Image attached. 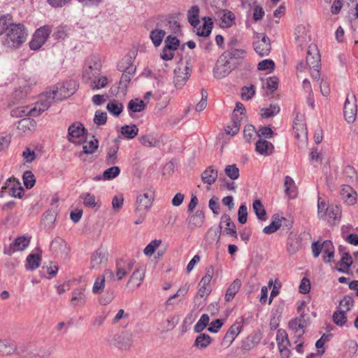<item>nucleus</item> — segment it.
Masks as SVG:
<instances>
[{"instance_id": "f257e3e1", "label": "nucleus", "mask_w": 358, "mask_h": 358, "mask_svg": "<svg viewBox=\"0 0 358 358\" xmlns=\"http://www.w3.org/2000/svg\"><path fill=\"white\" fill-rule=\"evenodd\" d=\"M101 60L96 56L90 57L83 71V79L93 90L105 87L108 84V78L101 74Z\"/></svg>"}, {"instance_id": "f03ea898", "label": "nucleus", "mask_w": 358, "mask_h": 358, "mask_svg": "<svg viewBox=\"0 0 358 358\" xmlns=\"http://www.w3.org/2000/svg\"><path fill=\"white\" fill-rule=\"evenodd\" d=\"M27 31L22 24H11L6 35L4 45L14 48L20 46L26 40Z\"/></svg>"}, {"instance_id": "7ed1b4c3", "label": "nucleus", "mask_w": 358, "mask_h": 358, "mask_svg": "<svg viewBox=\"0 0 358 358\" xmlns=\"http://www.w3.org/2000/svg\"><path fill=\"white\" fill-rule=\"evenodd\" d=\"M77 89V85L75 81H69L63 84H59L55 89L49 92L44 101H50V106L52 101L56 99L61 101L73 94Z\"/></svg>"}, {"instance_id": "20e7f679", "label": "nucleus", "mask_w": 358, "mask_h": 358, "mask_svg": "<svg viewBox=\"0 0 358 358\" xmlns=\"http://www.w3.org/2000/svg\"><path fill=\"white\" fill-rule=\"evenodd\" d=\"M50 107V101H44L42 99L40 101L35 103L34 106H29L18 107L11 111V115L13 117L32 116L36 117L43 112L47 110Z\"/></svg>"}, {"instance_id": "39448f33", "label": "nucleus", "mask_w": 358, "mask_h": 358, "mask_svg": "<svg viewBox=\"0 0 358 358\" xmlns=\"http://www.w3.org/2000/svg\"><path fill=\"white\" fill-rule=\"evenodd\" d=\"M155 192L152 188H148L141 192L136 197L134 213H148L152 206Z\"/></svg>"}, {"instance_id": "423d86ee", "label": "nucleus", "mask_w": 358, "mask_h": 358, "mask_svg": "<svg viewBox=\"0 0 358 358\" xmlns=\"http://www.w3.org/2000/svg\"><path fill=\"white\" fill-rule=\"evenodd\" d=\"M24 189L20 182L15 177L8 178L1 187L0 196L3 197L6 195L11 196L15 198H22Z\"/></svg>"}, {"instance_id": "0eeeda50", "label": "nucleus", "mask_w": 358, "mask_h": 358, "mask_svg": "<svg viewBox=\"0 0 358 358\" xmlns=\"http://www.w3.org/2000/svg\"><path fill=\"white\" fill-rule=\"evenodd\" d=\"M51 32L52 27L50 25H44L37 29L29 42L30 49L33 50H39L47 41Z\"/></svg>"}, {"instance_id": "6e6552de", "label": "nucleus", "mask_w": 358, "mask_h": 358, "mask_svg": "<svg viewBox=\"0 0 358 358\" xmlns=\"http://www.w3.org/2000/svg\"><path fill=\"white\" fill-rule=\"evenodd\" d=\"M234 69L231 60L222 54L218 58L213 69V74L216 78L221 79L227 76Z\"/></svg>"}, {"instance_id": "1a4fd4ad", "label": "nucleus", "mask_w": 358, "mask_h": 358, "mask_svg": "<svg viewBox=\"0 0 358 358\" xmlns=\"http://www.w3.org/2000/svg\"><path fill=\"white\" fill-rule=\"evenodd\" d=\"M357 107L356 97L353 94H348L343 106V115L348 123H353L357 117Z\"/></svg>"}, {"instance_id": "9d476101", "label": "nucleus", "mask_w": 358, "mask_h": 358, "mask_svg": "<svg viewBox=\"0 0 358 358\" xmlns=\"http://www.w3.org/2000/svg\"><path fill=\"white\" fill-rule=\"evenodd\" d=\"M243 323V318L241 317L236 320V322L229 327L227 331L223 341L222 344L229 347L232 344L237 336L241 333L242 330V324Z\"/></svg>"}, {"instance_id": "9b49d317", "label": "nucleus", "mask_w": 358, "mask_h": 358, "mask_svg": "<svg viewBox=\"0 0 358 358\" xmlns=\"http://www.w3.org/2000/svg\"><path fill=\"white\" fill-rule=\"evenodd\" d=\"M191 73L192 69L187 66L179 65L174 70L173 83L175 86L178 88L182 87L188 80Z\"/></svg>"}, {"instance_id": "f8f14e48", "label": "nucleus", "mask_w": 358, "mask_h": 358, "mask_svg": "<svg viewBox=\"0 0 358 358\" xmlns=\"http://www.w3.org/2000/svg\"><path fill=\"white\" fill-rule=\"evenodd\" d=\"M108 261V252L106 249L99 248L91 255L90 268L98 270L101 265L105 264Z\"/></svg>"}, {"instance_id": "ddd939ff", "label": "nucleus", "mask_w": 358, "mask_h": 358, "mask_svg": "<svg viewBox=\"0 0 358 358\" xmlns=\"http://www.w3.org/2000/svg\"><path fill=\"white\" fill-rule=\"evenodd\" d=\"M253 46L255 52L260 57L267 56L271 51L270 39L264 34L257 36L256 41L253 43Z\"/></svg>"}, {"instance_id": "4468645a", "label": "nucleus", "mask_w": 358, "mask_h": 358, "mask_svg": "<svg viewBox=\"0 0 358 358\" xmlns=\"http://www.w3.org/2000/svg\"><path fill=\"white\" fill-rule=\"evenodd\" d=\"M288 325L289 329L295 334V337H298V339L303 338L305 329L308 326V322L305 320L303 315L291 320Z\"/></svg>"}, {"instance_id": "2eb2a0df", "label": "nucleus", "mask_w": 358, "mask_h": 358, "mask_svg": "<svg viewBox=\"0 0 358 358\" xmlns=\"http://www.w3.org/2000/svg\"><path fill=\"white\" fill-rule=\"evenodd\" d=\"M50 250L56 256L66 257L70 248L64 240L59 237L55 238L50 244Z\"/></svg>"}, {"instance_id": "dca6fc26", "label": "nucleus", "mask_w": 358, "mask_h": 358, "mask_svg": "<svg viewBox=\"0 0 358 358\" xmlns=\"http://www.w3.org/2000/svg\"><path fill=\"white\" fill-rule=\"evenodd\" d=\"M134 261L131 259H120L116 262V276L118 280H122L134 267Z\"/></svg>"}, {"instance_id": "f3484780", "label": "nucleus", "mask_w": 358, "mask_h": 358, "mask_svg": "<svg viewBox=\"0 0 358 358\" xmlns=\"http://www.w3.org/2000/svg\"><path fill=\"white\" fill-rule=\"evenodd\" d=\"M306 65L310 69L320 68V55L315 45L309 46L307 52Z\"/></svg>"}, {"instance_id": "a211bd4d", "label": "nucleus", "mask_w": 358, "mask_h": 358, "mask_svg": "<svg viewBox=\"0 0 358 358\" xmlns=\"http://www.w3.org/2000/svg\"><path fill=\"white\" fill-rule=\"evenodd\" d=\"M87 294L84 288H77L72 292V296L70 300V303L72 306L83 307L87 302Z\"/></svg>"}, {"instance_id": "6ab92c4d", "label": "nucleus", "mask_w": 358, "mask_h": 358, "mask_svg": "<svg viewBox=\"0 0 358 358\" xmlns=\"http://www.w3.org/2000/svg\"><path fill=\"white\" fill-rule=\"evenodd\" d=\"M145 277V272L143 268H138L135 269L129 279L127 287L131 289H135L138 287Z\"/></svg>"}, {"instance_id": "aec40b11", "label": "nucleus", "mask_w": 358, "mask_h": 358, "mask_svg": "<svg viewBox=\"0 0 358 358\" xmlns=\"http://www.w3.org/2000/svg\"><path fill=\"white\" fill-rule=\"evenodd\" d=\"M341 195L342 199L348 205H354L357 202V192L349 185H342Z\"/></svg>"}, {"instance_id": "412c9836", "label": "nucleus", "mask_w": 358, "mask_h": 358, "mask_svg": "<svg viewBox=\"0 0 358 358\" xmlns=\"http://www.w3.org/2000/svg\"><path fill=\"white\" fill-rule=\"evenodd\" d=\"M255 150L262 155H271L274 150L273 145L264 138H259L255 144Z\"/></svg>"}, {"instance_id": "4be33fe9", "label": "nucleus", "mask_w": 358, "mask_h": 358, "mask_svg": "<svg viewBox=\"0 0 358 358\" xmlns=\"http://www.w3.org/2000/svg\"><path fill=\"white\" fill-rule=\"evenodd\" d=\"M16 351V344L10 338L0 339V355H10Z\"/></svg>"}, {"instance_id": "5701e85b", "label": "nucleus", "mask_w": 358, "mask_h": 358, "mask_svg": "<svg viewBox=\"0 0 358 358\" xmlns=\"http://www.w3.org/2000/svg\"><path fill=\"white\" fill-rule=\"evenodd\" d=\"M217 178V171L214 169L212 166L208 167L201 173V180L203 183L207 184V189H210V186L213 185Z\"/></svg>"}, {"instance_id": "b1692460", "label": "nucleus", "mask_w": 358, "mask_h": 358, "mask_svg": "<svg viewBox=\"0 0 358 358\" xmlns=\"http://www.w3.org/2000/svg\"><path fill=\"white\" fill-rule=\"evenodd\" d=\"M140 143L148 148L159 147L160 145V141L154 134H148L143 135L139 138Z\"/></svg>"}, {"instance_id": "393cba45", "label": "nucleus", "mask_w": 358, "mask_h": 358, "mask_svg": "<svg viewBox=\"0 0 358 358\" xmlns=\"http://www.w3.org/2000/svg\"><path fill=\"white\" fill-rule=\"evenodd\" d=\"M204 214L202 211L197 210L194 214L187 218L188 226L191 229L200 227L204 221Z\"/></svg>"}, {"instance_id": "a878e982", "label": "nucleus", "mask_w": 358, "mask_h": 358, "mask_svg": "<svg viewBox=\"0 0 358 358\" xmlns=\"http://www.w3.org/2000/svg\"><path fill=\"white\" fill-rule=\"evenodd\" d=\"M203 20V25L196 27V34L199 36L206 37L209 36L213 28V22L212 19L208 17H204Z\"/></svg>"}, {"instance_id": "bb28decb", "label": "nucleus", "mask_w": 358, "mask_h": 358, "mask_svg": "<svg viewBox=\"0 0 358 358\" xmlns=\"http://www.w3.org/2000/svg\"><path fill=\"white\" fill-rule=\"evenodd\" d=\"M85 128L80 122H74L68 129L69 141L72 142L71 138H80L85 131Z\"/></svg>"}, {"instance_id": "cd10ccee", "label": "nucleus", "mask_w": 358, "mask_h": 358, "mask_svg": "<svg viewBox=\"0 0 358 358\" xmlns=\"http://www.w3.org/2000/svg\"><path fill=\"white\" fill-rule=\"evenodd\" d=\"M282 222H287V220L285 217L280 218L279 216L273 217L271 224L264 228L263 232L266 234L275 232L282 226Z\"/></svg>"}, {"instance_id": "c85d7f7f", "label": "nucleus", "mask_w": 358, "mask_h": 358, "mask_svg": "<svg viewBox=\"0 0 358 358\" xmlns=\"http://www.w3.org/2000/svg\"><path fill=\"white\" fill-rule=\"evenodd\" d=\"M199 8L197 6H192L187 12V20L189 24L196 28L200 24Z\"/></svg>"}, {"instance_id": "c756f323", "label": "nucleus", "mask_w": 358, "mask_h": 358, "mask_svg": "<svg viewBox=\"0 0 358 358\" xmlns=\"http://www.w3.org/2000/svg\"><path fill=\"white\" fill-rule=\"evenodd\" d=\"M80 198L83 200V204L88 208L98 209L100 207V201L96 200L92 194L83 193L80 195Z\"/></svg>"}, {"instance_id": "7c9ffc66", "label": "nucleus", "mask_w": 358, "mask_h": 358, "mask_svg": "<svg viewBox=\"0 0 358 358\" xmlns=\"http://www.w3.org/2000/svg\"><path fill=\"white\" fill-rule=\"evenodd\" d=\"M241 286V281L239 279H236L234 282L229 286L226 294H225V300L227 301H231L235 296L236 294L240 289Z\"/></svg>"}, {"instance_id": "2f4dec72", "label": "nucleus", "mask_w": 358, "mask_h": 358, "mask_svg": "<svg viewBox=\"0 0 358 358\" xmlns=\"http://www.w3.org/2000/svg\"><path fill=\"white\" fill-rule=\"evenodd\" d=\"M221 223H224L226 227L224 229L225 232L227 234H230L234 238H237V232L236 230V227L234 222H231V218L229 215L224 214L221 217Z\"/></svg>"}, {"instance_id": "473e14b6", "label": "nucleus", "mask_w": 358, "mask_h": 358, "mask_svg": "<svg viewBox=\"0 0 358 358\" xmlns=\"http://www.w3.org/2000/svg\"><path fill=\"white\" fill-rule=\"evenodd\" d=\"M285 192L290 198H294L296 196V187L294 180L289 176L285 177Z\"/></svg>"}, {"instance_id": "72a5a7b5", "label": "nucleus", "mask_w": 358, "mask_h": 358, "mask_svg": "<svg viewBox=\"0 0 358 358\" xmlns=\"http://www.w3.org/2000/svg\"><path fill=\"white\" fill-rule=\"evenodd\" d=\"M123 108V104L115 99L110 101L106 106L108 112L115 117H117L121 114Z\"/></svg>"}, {"instance_id": "f704fd0d", "label": "nucleus", "mask_w": 358, "mask_h": 358, "mask_svg": "<svg viewBox=\"0 0 358 358\" xmlns=\"http://www.w3.org/2000/svg\"><path fill=\"white\" fill-rule=\"evenodd\" d=\"M276 342L278 348H285L291 345L288 335L285 330L280 329L277 331Z\"/></svg>"}, {"instance_id": "c9c22d12", "label": "nucleus", "mask_w": 358, "mask_h": 358, "mask_svg": "<svg viewBox=\"0 0 358 358\" xmlns=\"http://www.w3.org/2000/svg\"><path fill=\"white\" fill-rule=\"evenodd\" d=\"M322 252L327 255L328 259H327L326 257H324V261L326 263H329L331 262V259L334 257V247L333 245V243L329 240H326L323 241L322 243Z\"/></svg>"}, {"instance_id": "e433bc0d", "label": "nucleus", "mask_w": 358, "mask_h": 358, "mask_svg": "<svg viewBox=\"0 0 358 358\" xmlns=\"http://www.w3.org/2000/svg\"><path fill=\"white\" fill-rule=\"evenodd\" d=\"M211 341L212 339L208 334H201L196 338L194 343V346L197 348L204 349L210 344Z\"/></svg>"}, {"instance_id": "4c0bfd02", "label": "nucleus", "mask_w": 358, "mask_h": 358, "mask_svg": "<svg viewBox=\"0 0 358 358\" xmlns=\"http://www.w3.org/2000/svg\"><path fill=\"white\" fill-rule=\"evenodd\" d=\"M166 31L163 29H155L150 32V38L155 47L161 45Z\"/></svg>"}, {"instance_id": "58836bf2", "label": "nucleus", "mask_w": 358, "mask_h": 358, "mask_svg": "<svg viewBox=\"0 0 358 358\" xmlns=\"http://www.w3.org/2000/svg\"><path fill=\"white\" fill-rule=\"evenodd\" d=\"M222 54H224L228 59L231 60L232 59L243 58L245 55V50L231 47L229 48L228 50Z\"/></svg>"}, {"instance_id": "ea45409f", "label": "nucleus", "mask_w": 358, "mask_h": 358, "mask_svg": "<svg viewBox=\"0 0 358 358\" xmlns=\"http://www.w3.org/2000/svg\"><path fill=\"white\" fill-rule=\"evenodd\" d=\"M136 71V67L133 65L129 66L122 73L120 85L122 87H126L127 84L130 82L131 76L134 75Z\"/></svg>"}, {"instance_id": "a19ab883", "label": "nucleus", "mask_w": 358, "mask_h": 358, "mask_svg": "<svg viewBox=\"0 0 358 358\" xmlns=\"http://www.w3.org/2000/svg\"><path fill=\"white\" fill-rule=\"evenodd\" d=\"M252 208L259 220L265 221L266 220V213L264 206L259 200H255L252 204Z\"/></svg>"}, {"instance_id": "79ce46f5", "label": "nucleus", "mask_w": 358, "mask_h": 358, "mask_svg": "<svg viewBox=\"0 0 358 358\" xmlns=\"http://www.w3.org/2000/svg\"><path fill=\"white\" fill-rule=\"evenodd\" d=\"M352 264V260L350 255L348 252H344L341 259L338 263V265L340 266V267L338 268V271L345 273Z\"/></svg>"}, {"instance_id": "37998d69", "label": "nucleus", "mask_w": 358, "mask_h": 358, "mask_svg": "<svg viewBox=\"0 0 358 358\" xmlns=\"http://www.w3.org/2000/svg\"><path fill=\"white\" fill-rule=\"evenodd\" d=\"M138 129L136 125H124L121 128L122 134L128 139H132L137 136Z\"/></svg>"}, {"instance_id": "c03bdc74", "label": "nucleus", "mask_w": 358, "mask_h": 358, "mask_svg": "<svg viewBox=\"0 0 358 358\" xmlns=\"http://www.w3.org/2000/svg\"><path fill=\"white\" fill-rule=\"evenodd\" d=\"M120 173V169L117 166H112L106 170H105L103 173L102 176H96L95 179L100 180L103 178L104 180H111L116 178Z\"/></svg>"}, {"instance_id": "a18cd8bd", "label": "nucleus", "mask_w": 358, "mask_h": 358, "mask_svg": "<svg viewBox=\"0 0 358 358\" xmlns=\"http://www.w3.org/2000/svg\"><path fill=\"white\" fill-rule=\"evenodd\" d=\"M41 259V258L39 255L30 254L27 258V264L26 265V268L28 270L36 269L39 266Z\"/></svg>"}, {"instance_id": "49530a36", "label": "nucleus", "mask_w": 358, "mask_h": 358, "mask_svg": "<svg viewBox=\"0 0 358 358\" xmlns=\"http://www.w3.org/2000/svg\"><path fill=\"white\" fill-rule=\"evenodd\" d=\"M242 117H233L232 116V122L231 125H228L225 131L228 134H231L232 136L236 134L239 129L241 126V120Z\"/></svg>"}, {"instance_id": "de8ad7c7", "label": "nucleus", "mask_w": 358, "mask_h": 358, "mask_svg": "<svg viewBox=\"0 0 358 358\" xmlns=\"http://www.w3.org/2000/svg\"><path fill=\"white\" fill-rule=\"evenodd\" d=\"M145 108V104L143 100L138 99H131L128 103V109L133 113H140Z\"/></svg>"}, {"instance_id": "09e8293b", "label": "nucleus", "mask_w": 358, "mask_h": 358, "mask_svg": "<svg viewBox=\"0 0 358 358\" xmlns=\"http://www.w3.org/2000/svg\"><path fill=\"white\" fill-rule=\"evenodd\" d=\"M280 107L277 104H271L268 108H262L261 110V115L263 118H269L276 115L280 112Z\"/></svg>"}, {"instance_id": "8fccbe9b", "label": "nucleus", "mask_w": 358, "mask_h": 358, "mask_svg": "<svg viewBox=\"0 0 358 358\" xmlns=\"http://www.w3.org/2000/svg\"><path fill=\"white\" fill-rule=\"evenodd\" d=\"M343 173L349 183L354 184L357 181L358 176L356 170L351 166H347L344 169Z\"/></svg>"}, {"instance_id": "3c124183", "label": "nucleus", "mask_w": 358, "mask_h": 358, "mask_svg": "<svg viewBox=\"0 0 358 358\" xmlns=\"http://www.w3.org/2000/svg\"><path fill=\"white\" fill-rule=\"evenodd\" d=\"M333 321L338 326H343L347 322L345 310H338L333 315Z\"/></svg>"}, {"instance_id": "603ef678", "label": "nucleus", "mask_w": 358, "mask_h": 358, "mask_svg": "<svg viewBox=\"0 0 358 358\" xmlns=\"http://www.w3.org/2000/svg\"><path fill=\"white\" fill-rule=\"evenodd\" d=\"M209 320V316L207 314H203L194 327V331L201 332L208 324Z\"/></svg>"}, {"instance_id": "864d4df0", "label": "nucleus", "mask_w": 358, "mask_h": 358, "mask_svg": "<svg viewBox=\"0 0 358 358\" xmlns=\"http://www.w3.org/2000/svg\"><path fill=\"white\" fill-rule=\"evenodd\" d=\"M99 142L97 139L85 141L83 143V148L85 154H92L97 150Z\"/></svg>"}, {"instance_id": "5fc2aeb1", "label": "nucleus", "mask_w": 358, "mask_h": 358, "mask_svg": "<svg viewBox=\"0 0 358 358\" xmlns=\"http://www.w3.org/2000/svg\"><path fill=\"white\" fill-rule=\"evenodd\" d=\"M106 281L104 280V277H101V275H98L95 279L92 287V293L94 294H98L101 293L105 287Z\"/></svg>"}, {"instance_id": "6e6d98bb", "label": "nucleus", "mask_w": 358, "mask_h": 358, "mask_svg": "<svg viewBox=\"0 0 358 358\" xmlns=\"http://www.w3.org/2000/svg\"><path fill=\"white\" fill-rule=\"evenodd\" d=\"M164 47L171 50H176L180 45V41L176 36H169L164 41Z\"/></svg>"}, {"instance_id": "4d7b16f0", "label": "nucleus", "mask_w": 358, "mask_h": 358, "mask_svg": "<svg viewBox=\"0 0 358 358\" xmlns=\"http://www.w3.org/2000/svg\"><path fill=\"white\" fill-rule=\"evenodd\" d=\"M23 182L27 189H31L34 187L36 180L31 171H24L23 174Z\"/></svg>"}, {"instance_id": "13d9d810", "label": "nucleus", "mask_w": 358, "mask_h": 358, "mask_svg": "<svg viewBox=\"0 0 358 358\" xmlns=\"http://www.w3.org/2000/svg\"><path fill=\"white\" fill-rule=\"evenodd\" d=\"M224 172L231 180H236L239 177V169L236 164L227 166Z\"/></svg>"}, {"instance_id": "bf43d9fd", "label": "nucleus", "mask_w": 358, "mask_h": 358, "mask_svg": "<svg viewBox=\"0 0 358 358\" xmlns=\"http://www.w3.org/2000/svg\"><path fill=\"white\" fill-rule=\"evenodd\" d=\"M162 241L155 239L152 241L144 249V254L147 256H151L154 254L156 249L161 245Z\"/></svg>"}, {"instance_id": "052dcab7", "label": "nucleus", "mask_w": 358, "mask_h": 358, "mask_svg": "<svg viewBox=\"0 0 358 358\" xmlns=\"http://www.w3.org/2000/svg\"><path fill=\"white\" fill-rule=\"evenodd\" d=\"M354 303V299L352 297L350 296H345L339 303V307L341 310H345V312L349 311L352 307Z\"/></svg>"}, {"instance_id": "680f3d73", "label": "nucleus", "mask_w": 358, "mask_h": 358, "mask_svg": "<svg viewBox=\"0 0 358 358\" xmlns=\"http://www.w3.org/2000/svg\"><path fill=\"white\" fill-rule=\"evenodd\" d=\"M29 240L24 236L16 238L13 243L15 250H23L29 245Z\"/></svg>"}, {"instance_id": "e2e57ef3", "label": "nucleus", "mask_w": 358, "mask_h": 358, "mask_svg": "<svg viewBox=\"0 0 358 358\" xmlns=\"http://www.w3.org/2000/svg\"><path fill=\"white\" fill-rule=\"evenodd\" d=\"M255 94V87L251 85L250 87H243L241 92V97L244 100L251 99Z\"/></svg>"}, {"instance_id": "0e129e2a", "label": "nucleus", "mask_w": 358, "mask_h": 358, "mask_svg": "<svg viewBox=\"0 0 358 358\" xmlns=\"http://www.w3.org/2000/svg\"><path fill=\"white\" fill-rule=\"evenodd\" d=\"M36 124V123L34 120L30 118H24L19 122L17 128L20 129H27L31 130L35 127Z\"/></svg>"}, {"instance_id": "69168bd1", "label": "nucleus", "mask_w": 358, "mask_h": 358, "mask_svg": "<svg viewBox=\"0 0 358 358\" xmlns=\"http://www.w3.org/2000/svg\"><path fill=\"white\" fill-rule=\"evenodd\" d=\"M107 121V113L101 110H96L94 117V122L96 125H103Z\"/></svg>"}, {"instance_id": "338daca9", "label": "nucleus", "mask_w": 358, "mask_h": 358, "mask_svg": "<svg viewBox=\"0 0 358 358\" xmlns=\"http://www.w3.org/2000/svg\"><path fill=\"white\" fill-rule=\"evenodd\" d=\"M117 150L118 146L117 145L110 148L106 158V163L108 164H115L116 163Z\"/></svg>"}, {"instance_id": "774afa93", "label": "nucleus", "mask_w": 358, "mask_h": 358, "mask_svg": "<svg viewBox=\"0 0 358 358\" xmlns=\"http://www.w3.org/2000/svg\"><path fill=\"white\" fill-rule=\"evenodd\" d=\"M265 85L266 88L273 92L278 88V78L275 76L269 77L266 79Z\"/></svg>"}]
</instances>
